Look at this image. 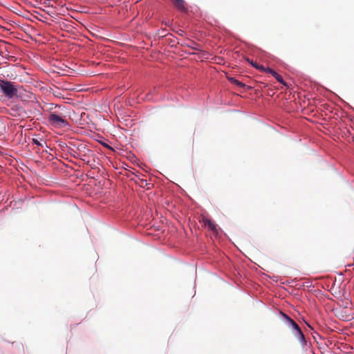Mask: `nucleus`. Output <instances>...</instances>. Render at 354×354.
I'll list each match as a JSON object with an SVG mask.
<instances>
[{
	"label": "nucleus",
	"mask_w": 354,
	"mask_h": 354,
	"mask_svg": "<svg viewBox=\"0 0 354 354\" xmlns=\"http://www.w3.org/2000/svg\"><path fill=\"white\" fill-rule=\"evenodd\" d=\"M48 122L50 126L56 129L68 128L69 122L66 115L53 112L48 116Z\"/></svg>",
	"instance_id": "obj_1"
},
{
	"label": "nucleus",
	"mask_w": 354,
	"mask_h": 354,
	"mask_svg": "<svg viewBox=\"0 0 354 354\" xmlns=\"http://www.w3.org/2000/svg\"><path fill=\"white\" fill-rule=\"evenodd\" d=\"M283 316L287 320L288 325L291 328L294 335L298 339L302 345L306 344V342L304 335L303 334L299 325L286 314L283 313Z\"/></svg>",
	"instance_id": "obj_2"
},
{
	"label": "nucleus",
	"mask_w": 354,
	"mask_h": 354,
	"mask_svg": "<svg viewBox=\"0 0 354 354\" xmlns=\"http://www.w3.org/2000/svg\"><path fill=\"white\" fill-rule=\"evenodd\" d=\"M0 89L8 98H12L17 94V88L13 82L0 80Z\"/></svg>",
	"instance_id": "obj_3"
},
{
	"label": "nucleus",
	"mask_w": 354,
	"mask_h": 354,
	"mask_svg": "<svg viewBox=\"0 0 354 354\" xmlns=\"http://www.w3.org/2000/svg\"><path fill=\"white\" fill-rule=\"evenodd\" d=\"M205 227L214 232H217V225L209 218L203 216L201 221Z\"/></svg>",
	"instance_id": "obj_4"
},
{
	"label": "nucleus",
	"mask_w": 354,
	"mask_h": 354,
	"mask_svg": "<svg viewBox=\"0 0 354 354\" xmlns=\"http://www.w3.org/2000/svg\"><path fill=\"white\" fill-rule=\"evenodd\" d=\"M174 6L180 12H187V8L185 6V1L184 0H171Z\"/></svg>",
	"instance_id": "obj_5"
},
{
	"label": "nucleus",
	"mask_w": 354,
	"mask_h": 354,
	"mask_svg": "<svg viewBox=\"0 0 354 354\" xmlns=\"http://www.w3.org/2000/svg\"><path fill=\"white\" fill-rule=\"evenodd\" d=\"M230 81L232 83H233V84H236V85H237V86H239L240 87H244L245 86V84L243 83L239 82V80H236V79H234L233 77L230 78Z\"/></svg>",
	"instance_id": "obj_6"
},
{
	"label": "nucleus",
	"mask_w": 354,
	"mask_h": 354,
	"mask_svg": "<svg viewBox=\"0 0 354 354\" xmlns=\"http://www.w3.org/2000/svg\"><path fill=\"white\" fill-rule=\"evenodd\" d=\"M274 78L281 84H283L284 86H286V83L283 80L282 77L279 75L278 73L275 75Z\"/></svg>",
	"instance_id": "obj_7"
},
{
	"label": "nucleus",
	"mask_w": 354,
	"mask_h": 354,
	"mask_svg": "<svg viewBox=\"0 0 354 354\" xmlns=\"http://www.w3.org/2000/svg\"><path fill=\"white\" fill-rule=\"evenodd\" d=\"M255 68H257V70H259L261 72H266V69H267V68H266L263 66L260 65L259 64H255Z\"/></svg>",
	"instance_id": "obj_8"
},
{
	"label": "nucleus",
	"mask_w": 354,
	"mask_h": 354,
	"mask_svg": "<svg viewBox=\"0 0 354 354\" xmlns=\"http://www.w3.org/2000/svg\"><path fill=\"white\" fill-rule=\"evenodd\" d=\"M266 73H270L274 77H275V75L277 73L276 71H274L273 69H272L270 68H267Z\"/></svg>",
	"instance_id": "obj_9"
},
{
	"label": "nucleus",
	"mask_w": 354,
	"mask_h": 354,
	"mask_svg": "<svg viewBox=\"0 0 354 354\" xmlns=\"http://www.w3.org/2000/svg\"><path fill=\"white\" fill-rule=\"evenodd\" d=\"M32 142L37 145H39V146H41L43 147V145L37 139L35 138H33L32 139Z\"/></svg>",
	"instance_id": "obj_10"
},
{
	"label": "nucleus",
	"mask_w": 354,
	"mask_h": 354,
	"mask_svg": "<svg viewBox=\"0 0 354 354\" xmlns=\"http://www.w3.org/2000/svg\"><path fill=\"white\" fill-rule=\"evenodd\" d=\"M147 185V182L146 180H141V184H140V186L142 187H145Z\"/></svg>",
	"instance_id": "obj_11"
},
{
	"label": "nucleus",
	"mask_w": 354,
	"mask_h": 354,
	"mask_svg": "<svg viewBox=\"0 0 354 354\" xmlns=\"http://www.w3.org/2000/svg\"><path fill=\"white\" fill-rule=\"evenodd\" d=\"M247 62H249L254 68H255V64H257V62H254L253 60H250L249 59H247Z\"/></svg>",
	"instance_id": "obj_12"
}]
</instances>
